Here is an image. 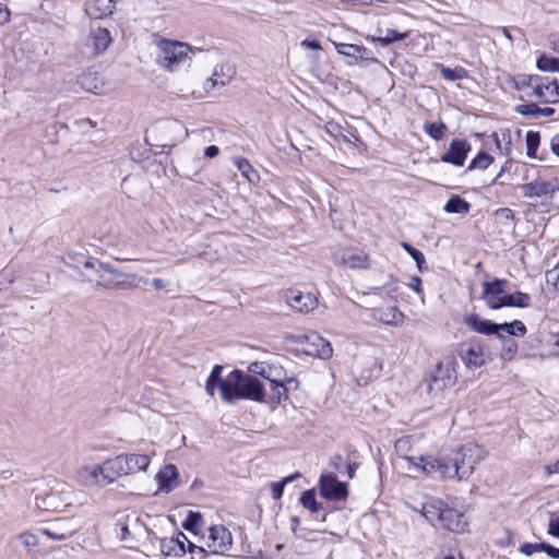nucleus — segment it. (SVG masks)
I'll return each instance as SVG.
<instances>
[{"label":"nucleus","mask_w":559,"mask_h":559,"mask_svg":"<svg viewBox=\"0 0 559 559\" xmlns=\"http://www.w3.org/2000/svg\"><path fill=\"white\" fill-rule=\"evenodd\" d=\"M467 452H472V448L464 445L444 456L405 455L403 459L413 465L416 471L426 475L438 476L441 479L456 477L459 480H462L469 477L475 467V460H473L472 455H467Z\"/></svg>","instance_id":"1"},{"label":"nucleus","mask_w":559,"mask_h":559,"mask_svg":"<svg viewBox=\"0 0 559 559\" xmlns=\"http://www.w3.org/2000/svg\"><path fill=\"white\" fill-rule=\"evenodd\" d=\"M265 389L252 374L235 369L228 374L225 383L222 401L225 404H234L237 400H250L257 403L264 402Z\"/></svg>","instance_id":"2"},{"label":"nucleus","mask_w":559,"mask_h":559,"mask_svg":"<svg viewBox=\"0 0 559 559\" xmlns=\"http://www.w3.org/2000/svg\"><path fill=\"white\" fill-rule=\"evenodd\" d=\"M421 514L432 524H440L442 527L462 533L467 527V521L463 512L450 508L444 501L429 497L421 503Z\"/></svg>","instance_id":"3"},{"label":"nucleus","mask_w":559,"mask_h":559,"mask_svg":"<svg viewBox=\"0 0 559 559\" xmlns=\"http://www.w3.org/2000/svg\"><path fill=\"white\" fill-rule=\"evenodd\" d=\"M156 62L168 72H175L191 61L193 48L183 41L160 38L156 41Z\"/></svg>","instance_id":"4"},{"label":"nucleus","mask_w":559,"mask_h":559,"mask_svg":"<svg viewBox=\"0 0 559 559\" xmlns=\"http://www.w3.org/2000/svg\"><path fill=\"white\" fill-rule=\"evenodd\" d=\"M73 490L70 485L55 480L49 491L35 496V506L41 511L61 512L72 503Z\"/></svg>","instance_id":"5"},{"label":"nucleus","mask_w":559,"mask_h":559,"mask_svg":"<svg viewBox=\"0 0 559 559\" xmlns=\"http://www.w3.org/2000/svg\"><path fill=\"white\" fill-rule=\"evenodd\" d=\"M155 539L160 552L167 557H180L186 552L197 554L199 559H205L209 556V552L203 547L194 545L182 532H178L170 537H155Z\"/></svg>","instance_id":"6"},{"label":"nucleus","mask_w":559,"mask_h":559,"mask_svg":"<svg viewBox=\"0 0 559 559\" xmlns=\"http://www.w3.org/2000/svg\"><path fill=\"white\" fill-rule=\"evenodd\" d=\"M95 287L105 288L109 290L114 289H131L136 286L135 275L126 274L117 269H114L108 263H98L96 270Z\"/></svg>","instance_id":"7"},{"label":"nucleus","mask_w":559,"mask_h":559,"mask_svg":"<svg viewBox=\"0 0 559 559\" xmlns=\"http://www.w3.org/2000/svg\"><path fill=\"white\" fill-rule=\"evenodd\" d=\"M150 463L151 457L147 454H119L116 457L110 459V465L112 466L109 471H111V474H115V478L117 479L121 476L146 471Z\"/></svg>","instance_id":"8"},{"label":"nucleus","mask_w":559,"mask_h":559,"mask_svg":"<svg viewBox=\"0 0 559 559\" xmlns=\"http://www.w3.org/2000/svg\"><path fill=\"white\" fill-rule=\"evenodd\" d=\"M110 460L105 461L103 464L93 466H83L76 472V479L83 486H107L112 484L116 478L109 468Z\"/></svg>","instance_id":"9"},{"label":"nucleus","mask_w":559,"mask_h":559,"mask_svg":"<svg viewBox=\"0 0 559 559\" xmlns=\"http://www.w3.org/2000/svg\"><path fill=\"white\" fill-rule=\"evenodd\" d=\"M116 532L123 542H136L146 534L147 528L140 518L132 512L122 514L117 519Z\"/></svg>","instance_id":"10"},{"label":"nucleus","mask_w":559,"mask_h":559,"mask_svg":"<svg viewBox=\"0 0 559 559\" xmlns=\"http://www.w3.org/2000/svg\"><path fill=\"white\" fill-rule=\"evenodd\" d=\"M457 354L466 368L471 370L485 365V350L480 338L473 337L465 341L460 345Z\"/></svg>","instance_id":"11"},{"label":"nucleus","mask_w":559,"mask_h":559,"mask_svg":"<svg viewBox=\"0 0 559 559\" xmlns=\"http://www.w3.org/2000/svg\"><path fill=\"white\" fill-rule=\"evenodd\" d=\"M301 350L309 356H317L322 359L330 358L333 354L331 344L317 332H310L298 336Z\"/></svg>","instance_id":"12"},{"label":"nucleus","mask_w":559,"mask_h":559,"mask_svg":"<svg viewBox=\"0 0 559 559\" xmlns=\"http://www.w3.org/2000/svg\"><path fill=\"white\" fill-rule=\"evenodd\" d=\"M206 546L214 555H225L233 546V535L223 525L210 527Z\"/></svg>","instance_id":"13"},{"label":"nucleus","mask_w":559,"mask_h":559,"mask_svg":"<svg viewBox=\"0 0 559 559\" xmlns=\"http://www.w3.org/2000/svg\"><path fill=\"white\" fill-rule=\"evenodd\" d=\"M320 495L332 501L344 500L347 495V485L337 480L333 474L321 475L319 480Z\"/></svg>","instance_id":"14"},{"label":"nucleus","mask_w":559,"mask_h":559,"mask_svg":"<svg viewBox=\"0 0 559 559\" xmlns=\"http://www.w3.org/2000/svg\"><path fill=\"white\" fill-rule=\"evenodd\" d=\"M287 305L295 311L308 313L318 306L317 297L311 293H302L297 289H289L285 293Z\"/></svg>","instance_id":"15"},{"label":"nucleus","mask_w":559,"mask_h":559,"mask_svg":"<svg viewBox=\"0 0 559 559\" xmlns=\"http://www.w3.org/2000/svg\"><path fill=\"white\" fill-rule=\"evenodd\" d=\"M508 283V280L504 278H496L492 282L483 283V297L486 299V304L490 309H500L503 307L501 301L503 295H506L504 287Z\"/></svg>","instance_id":"16"},{"label":"nucleus","mask_w":559,"mask_h":559,"mask_svg":"<svg viewBox=\"0 0 559 559\" xmlns=\"http://www.w3.org/2000/svg\"><path fill=\"white\" fill-rule=\"evenodd\" d=\"M335 262L352 270L368 266L367 254L357 249H342L334 254Z\"/></svg>","instance_id":"17"},{"label":"nucleus","mask_w":559,"mask_h":559,"mask_svg":"<svg viewBox=\"0 0 559 559\" xmlns=\"http://www.w3.org/2000/svg\"><path fill=\"white\" fill-rule=\"evenodd\" d=\"M471 144L466 140L453 139L447 153L441 156V162L461 167L464 165Z\"/></svg>","instance_id":"18"},{"label":"nucleus","mask_w":559,"mask_h":559,"mask_svg":"<svg viewBox=\"0 0 559 559\" xmlns=\"http://www.w3.org/2000/svg\"><path fill=\"white\" fill-rule=\"evenodd\" d=\"M335 50L345 57L352 58L354 62L358 61H373L377 59L372 57V51L365 46L345 43H334Z\"/></svg>","instance_id":"19"},{"label":"nucleus","mask_w":559,"mask_h":559,"mask_svg":"<svg viewBox=\"0 0 559 559\" xmlns=\"http://www.w3.org/2000/svg\"><path fill=\"white\" fill-rule=\"evenodd\" d=\"M111 40V35L107 28H92L86 39V47L91 48L93 55H99L108 48Z\"/></svg>","instance_id":"20"},{"label":"nucleus","mask_w":559,"mask_h":559,"mask_svg":"<svg viewBox=\"0 0 559 559\" xmlns=\"http://www.w3.org/2000/svg\"><path fill=\"white\" fill-rule=\"evenodd\" d=\"M40 532L50 539L66 540L76 532V528L70 524V521L60 520L43 528Z\"/></svg>","instance_id":"21"},{"label":"nucleus","mask_w":559,"mask_h":559,"mask_svg":"<svg viewBox=\"0 0 559 559\" xmlns=\"http://www.w3.org/2000/svg\"><path fill=\"white\" fill-rule=\"evenodd\" d=\"M522 193L526 198H542L552 194L556 191L555 183L536 179L532 182L525 183L521 187Z\"/></svg>","instance_id":"22"},{"label":"nucleus","mask_w":559,"mask_h":559,"mask_svg":"<svg viewBox=\"0 0 559 559\" xmlns=\"http://www.w3.org/2000/svg\"><path fill=\"white\" fill-rule=\"evenodd\" d=\"M76 84L81 90L98 94L104 86L102 78L96 71L87 70L76 78Z\"/></svg>","instance_id":"23"},{"label":"nucleus","mask_w":559,"mask_h":559,"mask_svg":"<svg viewBox=\"0 0 559 559\" xmlns=\"http://www.w3.org/2000/svg\"><path fill=\"white\" fill-rule=\"evenodd\" d=\"M540 96H535L542 103L556 104L559 102V84L557 80L542 76Z\"/></svg>","instance_id":"24"},{"label":"nucleus","mask_w":559,"mask_h":559,"mask_svg":"<svg viewBox=\"0 0 559 559\" xmlns=\"http://www.w3.org/2000/svg\"><path fill=\"white\" fill-rule=\"evenodd\" d=\"M222 371L223 366L215 365L206 379L205 391L211 397L215 395V390L218 389L221 393V399H223V390L225 383L228 382V376L225 379H223Z\"/></svg>","instance_id":"25"},{"label":"nucleus","mask_w":559,"mask_h":559,"mask_svg":"<svg viewBox=\"0 0 559 559\" xmlns=\"http://www.w3.org/2000/svg\"><path fill=\"white\" fill-rule=\"evenodd\" d=\"M464 323L476 331L477 333L484 334V335H491L496 332V323L487 320L481 319L478 314L473 313L464 319Z\"/></svg>","instance_id":"26"},{"label":"nucleus","mask_w":559,"mask_h":559,"mask_svg":"<svg viewBox=\"0 0 559 559\" xmlns=\"http://www.w3.org/2000/svg\"><path fill=\"white\" fill-rule=\"evenodd\" d=\"M515 87L518 90H522L524 87H531L532 92L527 94L528 97L535 98V96H540V84L542 76L540 75H532V74H519L515 78Z\"/></svg>","instance_id":"27"},{"label":"nucleus","mask_w":559,"mask_h":559,"mask_svg":"<svg viewBox=\"0 0 559 559\" xmlns=\"http://www.w3.org/2000/svg\"><path fill=\"white\" fill-rule=\"evenodd\" d=\"M515 111L530 118L550 117L555 114L554 108L539 107L535 103L520 104L515 107Z\"/></svg>","instance_id":"28"},{"label":"nucleus","mask_w":559,"mask_h":559,"mask_svg":"<svg viewBox=\"0 0 559 559\" xmlns=\"http://www.w3.org/2000/svg\"><path fill=\"white\" fill-rule=\"evenodd\" d=\"M519 550L525 556H532L536 551H545L549 557L559 559V548L548 543H524L520 546Z\"/></svg>","instance_id":"29"},{"label":"nucleus","mask_w":559,"mask_h":559,"mask_svg":"<svg viewBox=\"0 0 559 559\" xmlns=\"http://www.w3.org/2000/svg\"><path fill=\"white\" fill-rule=\"evenodd\" d=\"M444 212L449 214H462L465 215L471 210V204L457 194H453L445 203L443 207Z\"/></svg>","instance_id":"30"},{"label":"nucleus","mask_w":559,"mask_h":559,"mask_svg":"<svg viewBox=\"0 0 559 559\" xmlns=\"http://www.w3.org/2000/svg\"><path fill=\"white\" fill-rule=\"evenodd\" d=\"M501 304L503 307L527 308L531 305V297L526 293L515 292L503 295Z\"/></svg>","instance_id":"31"},{"label":"nucleus","mask_w":559,"mask_h":559,"mask_svg":"<svg viewBox=\"0 0 559 559\" xmlns=\"http://www.w3.org/2000/svg\"><path fill=\"white\" fill-rule=\"evenodd\" d=\"M178 475L175 465L170 464L165 466L163 471L157 474V479L162 489L169 490L173 487L171 480Z\"/></svg>","instance_id":"32"},{"label":"nucleus","mask_w":559,"mask_h":559,"mask_svg":"<svg viewBox=\"0 0 559 559\" xmlns=\"http://www.w3.org/2000/svg\"><path fill=\"white\" fill-rule=\"evenodd\" d=\"M300 503L304 508L308 509L311 513H317L323 509L321 502L316 499V492L313 489H308L302 492L300 497Z\"/></svg>","instance_id":"33"},{"label":"nucleus","mask_w":559,"mask_h":559,"mask_svg":"<svg viewBox=\"0 0 559 559\" xmlns=\"http://www.w3.org/2000/svg\"><path fill=\"white\" fill-rule=\"evenodd\" d=\"M437 68L439 69L442 78L447 81L453 82L456 80H462L463 78L466 76V70L462 67H457L455 69H450V68L445 67L444 64L437 63Z\"/></svg>","instance_id":"34"},{"label":"nucleus","mask_w":559,"mask_h":559,"mask_svg":"<svg viewBox=\"0 0 559 559\" xmlns=\"http://www.w3.org/2000/svg\"><path fill=\"white\" fill-rule=\"evenodd\" d=\"M249 372L252 374H258L270 382H274L275 378H272V368L262 361L251 362L248 367Z\"/></svg>","instance_id":"35"},{"label":"nucleus","mask_w":559,"mask_h":559,"mask_svg":"<svg viewBox=\"0 0 559 559\" xmlns=\"http://www.w3.org/2000/svg\"><path fill=\"white\" fill-rule=\"evenodd\" d=\"M447 129L443 122H425L424 124V131L436 141L444 136Z\"/></svg>","instance_id":"36"},{"label":"nucleus","mask_w":559,"mask_h":559,"mask_svg":"<svg viewBox=\"0 0 559 559\" xmlns=\"http://www.w3.org/2000/svg\"><path fill=\"white\" fill-rule=\"evenodd\" d=\"M403 313L395 307H389L381 312L380 320L385 324H399L403 321Z\"/></svg>","instance_id":"37"},{"label":"nucleus","mask_w":559,"mask_h":559,"mask_svg":"<svg viewBox=\"0 0 559 559\" xmlns=\"http://www.w3.org/2000/svg\"><path fill=\"white\" fill-rule=\"evenodd\" d=\"M492 162H493V157L491 155H489L486 152H480L477 154V156L475 158L472 159V162L468 166V170H474V169L485 170L492 164Z\"/></svg>","instance_id":"38"},{"label":"nucleus","mask_w":559,"mask_h":559,"mask_svg":"<svg viewBox=\"0 0 559 559\" xmlns=\"http://www.w3.org/2000/svg\"><path fill=\"white\" fill-rule=\"evenodd\" d=\"M408 32L399 33L394 29H388L385 36L372 37L373 41H379L383 46H388L394 41L403 40L408 37Z\"/></svg>","instance_id":"39"},{"label":"nucleus","mask_w":559,"mask_h":559,"mask_svg":"<svg viewBox=\"0 0 559 559\" xmlns=\"http://www.w3.org/2000/svg\"><path fill=\"white\" fill-rule=\"evenodd\" d=\"M536 66L540 71L556 72L559 71V59L543 55L537 59Z\"/></svg>","instance_id":"40"},{"label":"nucleus","mask_w":559,"mask_h":559,"mask_svg":"<svg viewBox=\"0 0 559 559\" xmlns=\"http://www.w3.org/2000/svg\"><path fill=\"white\" fill-rule=\"evenodd\" d=\"M402 248L413 258V260L416 262L417 269L423 272L424 271V264L426 263L425 257L421 251L414 248L408 242L402 241L401 242Z\"/></svg>","instance_id":"41"},{"label":"nucleus","mask_w":559,"mask_h":559,"mask_svg":"<svg viewBox=\"0 0 559 559\" xmlns=\"http://www.w3.org/2000/svg\"><path fill=\"white\" fill-rule=\"evenodd\" d=\"M300 477V474L297 472L293 475H289L287 477H285L283 480L281 481H276V483H272L271 484V488H272V497L273 499L275 500H278L282 498L283 496V491H284V487L286 484L297 479Z\"/></svg>","instance_id":"42"},{"label":"nucleus","mask_w":559,"mask_h":559,"mask_svg":"<svg viewBox=\"0 0 559 559\" xmlns=\"http://www.w3.org/2000/svg\"><path fill=\"white\" fill-rule=\"evenodd\" d=\"M526 140V154L528 157H535L536 151L540 142V135L538 132L528 131L525 136Z\"/></svg>","instance_id":"43"},{"label":"nucleus","mask_w":559,"mask_h":559,"mask_svg":"<svg viewBox=\"0 0 559 559\" xmlns=\"http://www.w3.org/2000/svg\"><path fill=\"white\" fill-rule=\"evenodd\" d=\"M271 383L273 384V386H272L273 399L277 403H281L282 400H286L288 386H286L285 382L280 378H275V381L271 382Z\"/></svg>","instance_id":"44"},{"label":"nucleus","mask_w":559,"mask_h":559,"mask_svg":"<svg viewBox=\"0 0 559 559\" xmlns=\"http://www.w3.org/2000/svg\"><path fill=\"white\" fill-rule=\"evenodd\" d=\"M203 525L202 515L198 512H190L186 521L183 522V527L190 532H197Z\"/></svg>","instance_id":"45"},{"label":"nucleus","mask_w":559,"mask_h":559,"mask_svg":"<svg viewBox=\"0 0 559 559\" xmlns=\"http://www.w3.org/2000/svg\"><path fill=\"white\" fill-rule=\"evenodd\" d=\"M68 258L79 263H82L86 270H93L95 273L98 269V263H102L100 261L94 258H88L84 260V257L80 254H69Z\"/></svg>","instance_id":"46"},{"label":"nucleus","mask_w":559,"mask_h":559,"mask_svg":"<svg viewBox=\"0 0 559 559\" xmlns=\"http://www.w3.org/2000/svg\"><path fill=\"white\" fill-rule=\"evenodd\" d=\"M516 349L518 345L513 340H504L500 356L503 360H511L514 357Z\"/></svg>","instance_id":"47"},{"label":"nucleus","mask_w":559,"mask_h":559,"mask_svg":"<svg viewBox=\"0 0 559 559\" xmlns=\"http://www.w3.org/2000/svg\"><path fill=\"white\" fill-rule=\"evenodd\" d=\"M546 283L552 286L554 289H559V262L555 265L554 269L547 271Z\"/></svg>","instance_id":"48"},{"label":"nucleus","mask_w":559,"mask_h":559,"mask_svg":"<svg viewBox=\"0 0 559 559\" xmlns=\"http://www.w3.org/2000/svg\"><path fill=\"white\" fill-rule=\"evenodd\" d=\"M19 538L28 551L38 545L37 536L32 533H22Z\"/></svg>","instance_id":"49"},{"label":"nucleus","mask_w":559,"mask_h":559,"mask_svg":"<svg viewBox=\"0 0 559 559\" xmlns=\"http://www.w3.org/2000/svg\"><path fill=\"white\" fill-rule=\"evenodd\" d=\"M326 132L334 139H340L343 135V127L334 121H329L325 124Z\"/></svg>","instance_id":"50"},{"label":"nucleus","mask_w":559,"mask_h":559,"mask_svg":"<svg viewBox=\"0 0 559 559\" xmlns=\"http://www.w3.org/2000/svg\"><path fill=\"white\" fill-rule=\"evenodd\" d=\"M495 334L499 337H503V334L514 335L511 322L496 323Z\"/></svg>","instance_id":"51"},{"label":"nucleus","mask_w":559,"mask_h":559,"mask_svg":"<svg viewBox=\"0 0 559 559\" xmlns=\"http://www.w3.org/2000/svg\"><path fill=\"white\" fill-rule=\"evenodd\" d=\"M228 81H229V78H227L226 80L221 79L218 71L215 70L214 73L212 74V76L207 80L206 86H209L211 88H214L216 86H224Z\"/></svg>","instance_id":"52"},{"label":"nucleus","mask_w":559,"mask_h":559,"mask_svg":"<svg viewBox=\"0 0 559 559\" xmlns=\"http://www.w3.org/2000/svg\"><path fill=\"white\" fill-rule=\"evenodd\" d=\"M237 167L241 171L242 176H245L249 181L252 180L250 173L254 174V170L252 169L251 165L248 163L247 159L238 160Z\"/></svg>","instance_id":"53"},{"label":"nucleus","mask_w":559,"mask_h":559,"mask_svg":"<svg viewBox=\"0 0 559 559\" xmlns=\"http://www.w3.org/2000/svg\"><path fill=\"white\" fill-rule=\"evenodd\" d=\"M93 3H97V4H102L104 5V9L98 13V14H94V17H102L103 15H107L109 13H111V0H92L90 5L92 7Z\"/></svg>","instance_id":"54"},{"label":"nucleus","mask_w":559,"mask_h":559,"mask_svg":"<svg viewBox=\"0 0 559 559\" xmlns=\"http://www.w3.org/2000/svg\"><path fill=\"white\" fill-rule=\"evenodd\" d=\"M512 329L514 331V336H523L526 333V326L522 321L514 320L511 322Z\"/></svg>","instance_id":"55"},{"label":"nucleus","mask_w":559,"mask_h":559,"mask_svg":"<svg viewBox=\"0 0 559 559\" xmlns=\"http://www.w3.org/2000/svg\"><path fill=\"white\" fill-rule=\"evenodd\" d=\"M548 534L559 538V516L550 520L548 525Z\"/></svg>","instance_id":"56"},{"label":"nucleus","mask_w":559,"mask_h":559,"mask_svg":"<svg viewBox=\"0 0 559 559\" xmlns=\"http://www.w3.org/2000/svg\"><path fill=\"white\" fill-rule=\"evenodd\" d=\"M10 21V11L7 7L0 3V24H5Z\"/></svg>","instance_id":"57"},{"label":"nucleus","mask_w":559,"mask_h":559,"mask_svg":"<svg viewBox=\"0 0 559 559\" xmlns=\"http://www.w3.org/2000/svg\"><path fill=\"white\" fill-rule=\"evenodd\" d=\"M408 286L417 294L421 293V280L418 276H413Z\"/></svg>","instance_id":"58"},{"label":"nucleus","mask_w":559,"mask_h":559,"mask_svg":"<svg viewBox=\"0 0 559 559\" xmlns=\"http://www.w3.org/2000/svg\"><path fill=\"white\" fill-rule=\"evenodd\" d=\"M301 46L307 48V49H312V50H320L321 49V45L317 40L305 39V40L301 41Z\"/></svg>","instance_id":"59"},{"label":"nucleus","mask_w":559,"mask_h":559,"mask_svg":"<svg viewBox=\"0 0 559 559\" xmlns=\"http://www.w3.org/2000/svg\"><path fill=\"white\" fill-rule=\"evenodd\" d=\"M549 46L550 48L559 55V34H552L549 37Z\"/></svg>","instance_id":"60"},{"label":"nucleus","mask_w":559,"mask_h":559,"mask_svg":"<svg viewBox=\"0 0 559 559\" xmlns=\"http://www.w3.org/2000/svg\"><path fill=\"white\" fill-rule=\"evenodd\" d=\"M550 148L554 154L559 156V133L554 135L550 140Z\"/></svg>","instance_id":"61"},{"label":"nucleus","mask_w":559,"mask_h":559,"mask_svg":"<svg viewBox=\"0 0 559 559\" xmlns=\"http://www.w3.org/2000/svg\"><path fill=\"white\" fill-rule=\"evenodd\" d=\"M218 153H219V150L216 145H210L204 151V155L210 158L217 156Z\"/></svg>","instance_id":"62"},{"label":"nucleus","mask_w":559,"mask_h":559,"mask_svg":"<svg viewBox=\"0 0 559 559\" xmlns=\"http://www.w3.org/2000/svg\"><path fill=\"white\" fill-rule=\"evenodd\" d=\"M345 468H346V474H347L348 478L353 479L354 476H355V473H356V471L358 468V464L357 463H350V464H347L345 466Z\"/></svg>","instance_id":"63"},{"label":"nucleus","mask_w":559,"mask_h":559,"mask_svg":"<svg viewBox=\"0 0 559 559\" xmlns=\"http://www.w3.org/2000/svg\"><path fill=\"white\" fill-rule=\"evenodd\" d=\"M152 286L155 288V289H163L165 288V282L162 280V278H154L152 281Z\"/></svg>","instance_id":"64"}]
</instances>
